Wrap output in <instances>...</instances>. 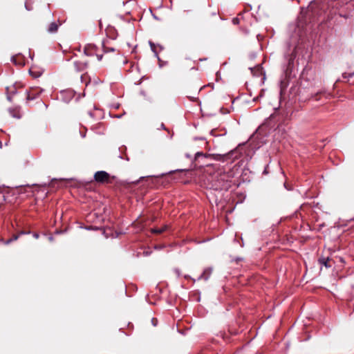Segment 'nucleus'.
Wrapping results in <instances>:
<instances>
[{
    "label": "nucleus",
    "mask_w": 354,
    "mask_h": 354,
    "mask_svg": "<svg viewBox=\"0 0 354 354\" xmlns=\"http://www.w3.org/2000/svg\"><path fill=\"white\" fill-rule=\"evenodd\" d=\"M234 176V171H225L223 169L212 171L210 167L205 171L207 186L214 190H228L231 187L232 180Z\"/></svg>",
    "instance_id": "1"
},
{
    "label": "nucleus",
    "mask_w": 354,
    "mask_h": 354,
    "mask_svg": "<svg viewBox=\"0 0 354 354\" xmlns=\"http://www.w3.org/2000/svg\"><path fill=\"white\" fill-rule=\"evenodd\" d=\"M241 145H239L236 149L231 150L230 152L225 154H213L214 159L218 161H225L229 159H237L241 154L240 151Z\"/></svg>",
    "instance_id": "2"
},
{
    "label": "nucleus",
    "mask_w": 354,
    "mask_h": 354,
    "mask_svg": "<svg viewBox=\"0 0 354 354\" xmlns=\"http://www.w3.org/2000/svg\"><path fill=\"white\" fill-rule=\"evenodd\" d=\"M94 179L99 183H112L115 176H111L109 174L104 171H99L95 173Z\"/></svg>",
    "instance_id": "3"
},
{
    "label": "nucleus",
    "mask_w": 354,
    "mask_h": 354,
    "mask_svg": "<svg viewBox=\"0 0 354 354\" xmlns=\"http://www.w3.org/2000/svg\"><path fill=\"white\" fill-rule=\"evenodd\" d=\"M42 91L43 90L39 87L31 88L27 93V100H35L41 93Z\"/></svg>",
    "instance_id": "4"
},
{
    "label": "nucleus",
    "mask_w": 354,
    "mask_h": 354,
    "mask_svg": "<svg viewBox=\"0 0 354 354\" xmlns=\"http://www.w3.org/2000/svg\"><path fill=\"white\" fill-rule=\"evenodd\" d=\"M97 52V46L92 44H86L84 48V53L85 55L91 57L95 55Z\"/></svg>",
    "instance_id": "5"
},
{
    "label": "nucleus",
    "mask_w": 354,
    "mask_h": 354,
    "mask_svg": "<svg viewBox=\"0 0 354 354\" xmlns=\"http://www.w3.org/2000/svg\"><path fill=\"white\" fill-rule=\"evenodd\" d=\"M88 62H82L80 60L75 61L73 62L74 70L77 72L82 71L88 67Z\"/></svg>",
    "instance_id": "6"
},
{
    "label": "nucleus",
    "mask_w": 354,
    "mask_h": 354,
    "mask_svg": "<svg viewBox=\"0 0 354 354\" xmlns=\"http://www.w3.org/2000/svg\"><path fill=\"white\" fill-rule=\"evenodd\" d=\"M295 56H296L295 52H292L290 55L287 68L286 70V75L290 74L292 72V68L293 67V63H294V59L295 58Z\"/></svg>",
    "instance_id": "7"
},
{
    "label": "nucleus",
    "mask_w": 354,
    "mask_h": 354,
    "mask_svg": "<svg viewBox=\"0 0 354 354\" xmlns=\"http://www.w3.org/2000/svg\"><path fill=\"white\" fill-rule=\"evenodd\" d=\"M12 61L15 65L24 66V60L21 55H15L12 57Z\"/></svg>",
    "instance_id": "8"
},
{
    "label": "nucleus",
    "mask_w": 354,
    "mask_h": 354,
    "mask_svg": "<svg viewBox=\"0 0 354 354\" xmlns=\"http://www.w3.org/2000/svg\"><path fill=\"white\" fill-rule=\"evenodd\" d=\"M318 261L321 265H324L326 268L331 267V265L330 264V259L328 257H322Z\"/></svg>",
    "instance_id": "9"
},
{
    "label": "nucleus",
    "mask_w": 354,
    "mask_h": 354,
    "mask_svg": "<svg viewBox=\"0 0 354 354\" xmlns=\"http://www.w3.org/2000/svg\"><path fill=\"white\" fill-rule=\"evenodd\" d=\"M168 229V225H164L163 227H156V228H152L151 230V232L153 234H162V232H165Z\"/></svg>",
    "instance_id": "10"
},
{
    "label": "nucleus",
    "mask_w": 354,
    "mask_h": 354,
    "mask_svg": "<svg viewBox=\"0 0 354 354\" xmlns=\"http://www.w3.org/2000/svg\"><path fill=\"white\" fill-rule=\"evenodd\" d=\"M57 29H58V25L56 23L53 22L50 24L48 31L50 33H53V32H55L57 30Z\"/></svg>",
    "instance_id": "11"
},
{
    "label": "nucleus",
    "mask_w": 354,
    "mask_h": 354,
    "mask_svg": "<svg viewBox=\"0 0 354 354\" xmlns=\"http://www.w3.org/2000/svg\"><path fill=\"white\" fill-rule=\"evenodd\" d=\"M10 112L14 118H20L19 112L18 109H12V110L10 109Z\"/></svg>",
    "instance_id": "12"
},
{
    "label": "nucleus",
    "mask_w": 354,
    "mask_h": 354,
    "mask_svg": "<svg viewBox=\"0 0 354 354\" xmlns=\"http://www.w3.org/2000/svg\"><path fill=\"white\" fill-rule=\"evenodd\" d=\"M209 273L210 272L208 271L207 270H205L203 274L201 275V277H199V279H203L205 280H207L208 277H209Z\"/></svg>",
    "instance_id": "13"
},
{
    "label": "nucleus",
    "mask_w": 354,
    "mask_h": 354,
    "mask_svg": "<svg viewBox=\"0 0 354 354\" xmlns=\"http://www.w3.org/2000/svg\"><path fill=\"white\" fill-rule=\"evenodd\" d=\"M324 93L323 91H319L311 96V98H315L316 101L319 100L321 95Z\"/></svg>",
    "instance_id": "14"
},
{
    "label": "nucleus",
    "mask_w": 354,
    "mask_h": 354,
    "mask_svg": "<svg viewBox=\"0 0 354 354\" xmlns=\"http://www.w3.org/2000/svg\"><path fill=\"white\" fill-rule=\"evenodd\" d=\"M18 238H19V234H13L12 238H10V239L6 241V243L8 244L13 241H16L18 239Z\"/></svg>",
    "instance_id": "15"
},
{
    "label": "nucleus",
    "mask_w": 354,
    "mask_h": 354,
    "mask_svg": "<svg viewBox=\"0 0 354 354\" xmlns=\"http://www.w3.org/2000/svg\"><path fill=\"white\" fill-rule=\"evenodd\" d=\"M103 50H104V52L105 53H107L109 52H114L115 51V48H109V47H106L104 45H103Z\"/></svg>",
    "instance_id": "16"
},
{
    "label": "nucleus",
    "mask_w": 354,
    "mask_h": 354,
    "mask_svg": "<svg viewBox=\"0 0 354 354\" xmlns=\"http://www.w3.org/2000/svg\"><path fill=\"white\" fill-rule=\"evenodd\" d=\"M354 76V72L353 73H344L342 74V77L344 79H346V78H348V77H352Z\"/></svg>",
    "instance_id": "17"
},
{
    "label": "nucleus",
    "mask_w": 354,
    "mask_h": 354,
    "mask_svg": "<svg viewBox=\"0 0 354 354\" xmlns=\"http://www.w3.org/2000/svg\"><path fill=\"white\" fill-rule=\"evenodd\" d=\"M149 45H150V47H151L152 51L154 52L156 54H157L156 46L155 44L153 43L152 41H149Z\"/></svg>",
    "instance_id": "18"
},
{
    "label": "nucleus",
    "mask_w": 354,
    "mask_h": 354,
    "mask_svg": "<svg viewBox=\"0 0 354 354\" xmlns=\"http://www.w3.org/2000/svg\"><path fill=\"white\" fill-rule=\"evenodd\" d=\"M72 58H73V55H71V53H69V54H66V55H65V59H66V61H70Z\"/></svg>",
    "instance_id": "19"
},
{
    "label": "nucleus",
    "mask_w": 354,
    "mask_h": 354,
    "mask_svg": "<svg viewBox=\"0 0 354 354\" xmlns=\"http://www.w3.org/2000/svg\"><path fill=\"white\" fill-rule=\"evenodd\" d=\"M95 55H96L98 61H102V60L103 55H99L97 53Z\"/></svg>",
    "instance_id": "20"
},
{
    "label": "nucleus",
    "mask_w": 354,
    "mask_h": 354,
    "mask_svg": "<svg viewBox=\"0 0 354 354\" xmlns=\"http://www.w3.org/2000/svg\"><path fill=\"white\" fill-rule=\"evenodd\" d=\"M232 22L234 24H237L239 22V19L238 18H234Z\"/></svg>",
    "instance_id": "21"
},
{
    "label": "nucleus",
    "mask_w": 354,
    "mask_h": 354,
    "mask_svg": "<svg viewBox=\"0 0 354 354\" xmlns=\"http://www.w3.org/2000/svg\"><path fill=\"white\" fill-rule=\"evenodd\" d=\"M30 74L34 76L35 77H39V75L37 74V73H34L32 71H30Z\"/></svg>",
    "instance_id": "22"
},
{
    "label": "nucleus",
    "mask_w": 354,
    "mask_h": 354,
    "mask_svg": "<svg viewBox=\"0 0 354 354\" xmlns=\"http://www.w3.org/2000/svg\"><path fill=\"white\" fill-rule=\"evenodd\" d=\"M203 154L202 153H197L196 154V158H198L199 156H203Z\"/></svg>",
    "instance_id": "23"
},
{
    "label": "nucleus",
    "mask_w": 354,
    "mask_h": 354,
    "mask_svg": "<svg viewBox=\"0 0 354 354\" xmlns=\"http://www.w3.org/2000/svg\"><path fill=\"white\" fill-rule=\"evenodd\" d=\"M152 322L154 326L156 325L157 319L156 318L152 319Z\"/></svg>",
    "instance_id": "24"
},
{
    "label": "nucleus",
    "mask_w": 354,
    "mask_h": 354,
    "mask_svg": "<svg viewBox=\"0 0 354 354\" xmlns=\"http://www.w3.org/2000/svg\"><path fill=\"white\" fill-rule=\"evenodd\" d=\"M33 236H34L35 239H38V237H39V234H38L37 233H34Z\"/></svg>",
    "instance_id": "25"
},
{
    "label": "nucleus",
    "mask_w": 354,
    "mask_h": 354,
    "mask_svg": "<svg viewBox=\"0 0 354 354\" xmlns=\"http://www.w3.org/2000/svg\"><path fill=\"white\" fill-rule=\"evenodd\" d=\"M160 126H161V127H162L163 129H166L163 123H162V124H160Z\"/></svg>",
    "instance_id": "26"
},
{
    "label": "nucleus",
    "mask_w": 354,
    "mask_h": 354,
    "mask_svg": "<svg viewBox=\"0 0 354 354\" xmlns=\"http://www.w3.org/2000/svg\"><path fill=\"white\" fill-rule=\"evenodd\" d=\"M196 99H197L196 97H191V100H192V101H195Z\"/></svg>",
    "instance_id": "27"
},
{
    "label": "nucleus",
    "mask_w": 354,
    "mask_h": 354,
    "mask_svg": "<svg viewBox=\"0 0 354 354\" xmlns=\"http://www.w3.org/2000/svg\"><path fill=\"white\" fill-rule=\"evenodd\" d=\"M185 279H189V278H190V277H189V276H188V275H185Z\"/></svg>",
    "instance_id": "28"
},
{
    "label": "nucleus",
    "mask_w": 354,
    "mask_h": 354,
    "mask_svg": "<svg viewBox=\"0 0 354 354\" xmlns=\"http://www.w3.org/2000/svg\"><path fill=\"white\" fill-rule=\"evenodd\" d=\"M84 75H82V76H81L82 81H83V78H84Z\"/></svg>",
    "instance_id": "29"
},
{
    "label": "nucleus",
    "mask_w": 354,
    "mask_h": 354,
    "mask_svg": "<svg viewBox=\"0 0 354 354\" xmlns=\"http://www.w3.org/2000/svg\"><path fill=\"white\" fill-rule=\"evenodd\" d=\"M8 100H11V98H10V96H8Z\"/></svg>",
    "instance_id": "30"
}]
</instances>
